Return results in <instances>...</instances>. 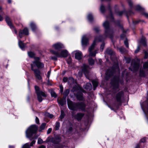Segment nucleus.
Listing matches in <instances>:
<instances>
[{
  "label": "nucleus",
  "mask_w": 148,
  "mask_h": 148,
  "mask_svg": "<svg viewBox=\"0 0 148 148\" xmlns=\"http://www.w3.org/2000/svg\"><path fill=\"white\" fill-rule=\"evenodd\" d=\"M67 104L69 108L73 111L77 110L79 109L82 111L85 112L86 111V105L83 102L78 103H73L69 99H67Z\"/></svg>",
  "instance_id": "obj_1"
},
{
  "label": "nucleus",
  "mask_w": 148,
  "mask_h": 148,
  "mask_svg": "<svg viewBox=\"0 0 148 148\" xmlns=\"http://www.w3.org/2000/svg\"><path fill=\"white\" fill-rule=\"evenodd\" d=\"M38 126L36 125H32L29 127L25 131L26 137L27 138L32 137L33 139L37 138L38 135L37 134Z\"/></svg>",
  "instance_id": "obj_2"
},
{
  "label": "nucleus",
  "mask_w": 148,
  "mask_h": 148,
  "mask_svg": "<svg viewBox=\"0 0 148 148\" xmlns=\"http://www.w3.org/2000/svg\"><path fill=\"white\" fill-rule=\"evenodd\" d=\"M102 38L103 37L102 36H100L98 38H95V40L93 41L92 44L89 49V57H91L95 56L96 54L97 53L98 50H96L94 52H92V51L94 48L96 42H100L102 41L103 40Z\"/></svg>",
  "instance_id": "obj_3"
},
{
  "label": "nucleus",
  "mask_w": 148,
  "mask_h": 148,
  "mask_svg": "<svg viewBox=\"0 0 148 148\" xmlns=\"http://www.w3.org/2000/svg\"><path fill=\"white\" fill-rule=\"evenodd\" d=\"M119 71V68L118 63L117 62L114 64L111 69H109L106 71V79L107 80L108 79L109 77H110L113 74L114 72L116 71Z\"/></svg>",
  "instance_id": "obj_4"
},
{
  "label": "nucleus",
  "mask_w": 148,
  "mask_h": 148,
  "mask_svg": "<svg viewBox=\"0 0 148 148\" xmlns=\"http://www.w3.org/2000/svg\"><path fill=\"white\" fill-rule=\"evenodd\" d=\"M103 25L105 29L104 35V37L103 38H105L107 36H109L111 38L112 36L111 34H112V32L110 28L109 22L107 21H105L103 23Z\"/></svg>",
  "instance_id": "obj_5"
},
{
  "label": "nucleus",
  "mask_w": 148,
  "mask_h": 148,
  "mask_svg": "<svg viewBox=\"0 0 148 148\" xmlns=\"http://www.w3.org/2000/svg\"><path fill=\"white\" fill-rule=\"evenodd\" d=\"M119 82L122 84L123 83V81H120L118 77H114L112 80L111 84L114 89L117 88L119 86Z\"/></svg>",
  "instance_id": "obj_6"
},
{
  "label": "nucleus",
  "mask_w": 148,
  "mask_h": 148,
  "mask_svg": "<svg viewBox=\"0 0 148 148\" xmlns=\"http://www.w3.org/2000/svg\"><path fill=\"white\" fill-rule=\"evenodd\" d=\"M34 58L35 61L33 62V63L31 64L33 65V67L35 65L39 69L42 68L44 67L43 64L39 61L40 58L39 57H34Z\"/></svg>",
  "instance_id": "obj_7"
},
{
  "label": "nucleus",
  "mask_w": 148,
  "mask_h": 148,
  "mask_svg": "<svg viewBox=\"0 0 148 148\" xmlns=\"http://www.w3.org/2000/svg\"><path fill=\"white\" fill-rule=\"evenodd\" d=\"M139 68V63L138 60L135 61L134 60L131 63V66L130 68L131 70L134 72L137 71Z\"/></svg>",
  "instance_id": "obj_8"
},
{
  "label": "nucleus",
  "mask_w": 148,
  "mask_h": 148,
  "mask_svg": "<svg viewBox=\"0 0 148 148\" xmlns=\"http://www.w3.org/2000/svg\"><path fill=\"white\" fill-rule=\"evenodd\" d=\"M53 52L54 54L57 55L58 57L60 58L66 57L67 56L68 54V51L66 50H62L60 53L57 51H53Z\"/></svg>",
  "instance_id": "obj_9"
},
{
  "label": "nucleus",
  "mask_w": 148,
  "mask_h": 148,
  "mask_svg": "<svg viewBox=\"0 0 148 148\" xmlns=\"http://www.w3.org/2000/svg\"><path fill=\"white\" fill-rule=\"evenodd\" d=\"M84 115V114L83 113H77L75 115L74 112H72L71 113L72 117L78 121H81Z\"/></svg>",
  "instance_id": "obj_10"
},
{
  "label": "nucleus",
  "mask_w": 148,
  "mask_h": 148,
  "mask_svg": "<svg viewBox=\"0 0 148 148\" xmlns=\"http://www.w3.org/2000/svg\"><path fill=\"white\" fill-rule=\"evenodd\" d=\"M31 66L32 70L34 72L35 76L36 79L39 80H41L42 78L40 75V71L38 69H33V66L32 64H31Z\"/></svg>",
  "instance_id": "obj_11"
},
{
  "label": "nucleus",
  "mask_w": 148,
  "mask_h": 148,
  "mask_svg": "<svg viewBox=\"0 0 148 148\" xmlns=\"http://www.w3.org/2000/svg\"><path fill=\"white\" fill-rule=\"evenodd\" d=\"M59 140L60 139H49V140H46V141H43L42 139H38V144H41L51 141L54 144H57L58 143V140Z\"/></svg>",
  "instance_id": "obj_12"
},
{
  "label": "nucleus",
  "mask_w": 148,
  "mask_h": 148,
  "mask_svg": "<svg viewBox=\"0 0 148 148\" xmlns=\"http://www.w3.org/2000/svg\"><path fill=\"white\" fill-rule=\"evenodd\" d=\"M123 93L122 92H119L118 93L116 96V100L118 102L117 105H115V107L116 108H118L119 106L121 104V99Z\"/></svg>",
  "instance_id": "obj_13"
},
{
  "label": "nucleus",
  "mask_w": 148,
  "mask_h": 148,
  "mask_svg": "<svg viewBox=\"0 0 148 148\" xmlns=\"http://www.w3.org/2000/svg\"><path fill=\"white\" fill-rule=\"evenodd\" d=\"M73 53L75 54V59L78 60L81 59L82 57V52L78 50L74 51Z\"/></svg>",
  "instance_id": "obj_14"
},
{
  "label": "nucleus",
  "mask_w": 148,
  "mask_h": 148,
  "mask_svg": "<svg viewBox=\"0 0 148 148\" xmlns=\"http://www.w3.org/2000/svg\"><path fill=\"white\" fill-rule=\"evenodd\" d=\"M52 47L56 50H59L61 49L64 48V46L61 43L58 42L53 44L52 45Z\"/></svg>",
  "instance_id": "obj_15"
},
{
  "label": "nucleus",
  "mask_w": 148,
  "mask_h": 148,
  "mask_svg": "<svg viewBox=\"0 0 148 148\" xmlns=\"http://www.w3.org/2000/svg\"><path fill=\"white\" fill-rule=\"evenodd\" d=\"M23 34L26 35H28L29 34L28 29L27 28L25 27L24 28L23 31L21 30L19 31V36L21 38L22 37Z\"/></svg>",
  "instance_id": "obj_16"
},
{
  "label": "nucleus",
  "mask_w": 148,
  "mask_h": 148,
  "mask_svg": "<svg viewBox=\"0 0 148 148\" xmlns=\"http://www.w3.org/2000/svg\"><path fill=\"white\" fill-rule=\"evenodd\" d=\"M88 66L85 64H84L82 68V71L84 72L85 75L87 78H88L87 75L88 73Z\"/></svg>",
  "instance_id": "obj_17"
},
{
  "label": "nucleus",
  "mask_w": 148,
  "mask_h": 148,
  "mask_svg": "<svg viewBox=\"0 0 148 148\" xmlns=\"http://www.w3.org/2000/svg\"><path fill=\"white\" fill-rule=\"evenodd\" d=\"M37 95L38 99L39 102H41L42 100V98L41 97V95L45 97L46 96V95L45 93L43 92H40V93H39L38 92H37Z\"/></svg>",
  "instance_id": "obj_18"
},
{
  "label": "nucleus",
  "mask_w": 148,
  "mask_h": 148,
  "mask_svg": "<svg viewBox=\"0 0 148 148\" xmlns=\"http://www.w3.org/2000/svg\"><path fill=\"white\" fill-rule=\"evenodd\" d=\"M82 43L83 46H86L88 44V40L86 36H83L82 40Z\"/></svg>",
  "instance_id": "obj_19"
},
{
  "label": "nucleus",
  "mask_w": 148,
  "mask_h": 148,
  "mask_svg": "<svg viewBox=\"0 0 148 148\" xmlns=\"http://www.w3.org/2000/svg\"><path fill=\"white\" fill-rule=\"evenodd\" d=\"M83 95L82 93L80 92H78L76 95L77 99L79 101H84V99Z\"/></svg>",
  "instance_id": "obj_20"
},
{
  "label": "nucleus",
  "mask_w": 148,
  "mask_h": 148,
  "mask_svg": "<svg viewBox=\"0 0 148 148\" xmlns=\"http://www.w3.org/2000/svg\"><path fill=\"white\" fill-rule=\"evenodd\" d=\"M5 20L8 24L9 26L11 28L13 27L12 26L11 20L10 18L8 16H6L5 17Z\"/></svg>",
  "instance_id": "obj_21"
},
{
  "label": "nucleus",
  "mask_w": 148,
  "mask_h": 148,
  "mask_svg": "<svg viewBox=\"0 0 148 148\" xmlns=\"http://www.w3.org/2000/svg\"><path fill=\"white\" fill-rule=\"evenodd\" d=\"M84 88L88 91L90 90L92 88V86L91 84L88 83L84 86Z\"/></svg>",
  "instance_id": "obj_22"
},
{
  "label": "nucleus",
  "mask_w": 148,
  "mask_h": 148,
  "mask_svg": "<svg viewBox=\"0 0 148 148\" xmlns=\"http://www.w3.org/2000/svg\"><path fill=\"white\" fill-rule=\"evenodd\" d=\"M58 101L59 104L61 106H62L66 103V98H64V99L58 100Z\"/></svg>",
  "instance_id": "obj_23"
},
{
  "label": "nucleus",
  "mask_w": 148,
  "mask_h": 148,
  "mask_svg": "<svg viewBox=\"0 0 148 148\" xmlns=\"http://www.w3.org/2000/svg\"><path fill=\"white\" fill-rule=\"evenodd\" d=\"M18 45L19 47L22 50H24L25 47V45L23 43V42L20 40H18Z\"/></svg>",
  "instance_id": "obj_24"
},
{
  "label": "nucleus",
  "mask_w": 148,
  "mask_h": 148,
  "mask_svg": "<svg viewBox=\"0 0 148 148\" xmlns=\"http://www.w3.org/2000/svg\"><path fill=\"white\" fill-rule=\"evenodd\" d=\"M113 53L114 52L111 49L108 48L106 49L105 53L111 55L113 54Z\"/></svg>",
  "instance_id": "obj_25"
},
{
  "label": "nucleus",
  "mask_w": 148,
  "mask_h": 148,
  "mask_svg": "<svg viewBox=\"0 0 148 148\" xmlns=\"http://www.w3.org/2000/svg\"><path fill=\"white\" fill-rule=\"evenodd\" d=\"M30 26L32 30L34 31L37 29L36 26L35 24L33 22H31L30 24Z\"/></svg>",
  "instance_id": "obj_26"
},
{
  "label": "nucleus",
  "mask_w": 148,
  "mask_h": 148,
  "mask_svg": "<svg viewBox=\"0 0 148 148\" xmlns=\"http://www.w3.org/2000/svg\"><path fill=\"white\" fill-rule=\"evenodd\" d=\"M50 51L51 53H52L54 55L56 56H51V59L52 60H57V58H59V57L58 56H57V55H56V54H54L53 52V51H54L53 50H51Z\"/></svg>",
  "instance_id": "obj_27"
},
{
  "label": "nucleus",
  "mask_w": 148,
  "mask_h": 148,
  "mask_svg": "<svg viewBox=\"0 0 148 148\" xmlns=\"http://www.w3.org/2000/svg\"><path fill=\"white\" fill-rule=\"evenodd\" d=\"M92 83L94 87L93 89L95 90L98 86V83L97 81L94 80L92 81Z\"/></svg>",
  "instance_id": "obj_28"
},
{
  "label": "nucleus",
  "mask_w": 148,
  "mask_h": 148,
  "mask_svg": "<svg viewBox=\"0 0 148 148\" xmlns=\"http://www.w3.org/2000/svg\"><path fill=\"white\" fill-rule=\"evenodd\" d=\"M87 18L89 21L90 22H91L93 20V16L92 14H88Z\"/></svg>",
  "instance_id": "obj_29"
},
{
  "label": "nucleus",
  "mask_w": 148,
  "mask_h": 148,
  "mask_svg": "<svg viewBox=\"0 0 148 148\" xmlns=\"http://www.w3.org/2000/svg\"><path fill=\"white\" fill-rule=\"evenodd\" d=\"M46 124L45 123H42L40 128V129H39V131L40 132V131H42L45 128V126H46Z\"/></svg>",
  "instance_id": "obj_30"
},
{
  "label": "nucleus",
  "mask_w": 148,
  "mask_h": 148,
  "mask_svg": "<svg viewBox=\"0 0 148 148\" xmlns=\"http://www.w3.org/2000/svg\"><path fill=\"white\" fill-rule=\"evenodd\" d=\"M88 62L90 65H92L94 64V60L92 58H90L88 60Z\"/></svg>",
  "instance_id": "obj_31"
},
{
  "label": "nucleus",
  "mask_w": 148,
  "mask_h": 148,
  "mask_svg": "<svg viewBox=\"0 0 148 148\" xmlns=\"http://www.w3.org/2000/svg\"><path fill=\"white\" fill-rule=\"evenodd\" d=\"M69 89H67L64 91L63 94L64 95V98H66V96L68 95L69 93Z\"/></svg>",
  "instance_id": "obj_32"
},
{
  "label": "nucleus",
  "mask_w": 148,
  "mask_h": 148,
  "mask_svg": "<svg viewBox=\"0 0 148 148\" xmlns=\"http://www.w3.org/2000/svg\"><path fill=\"white\" fill-rule=\"evenodd\" d=\"M72 130V128L71 127H70L66 129V134H69L71 132Z\"/></svg>",
  "instance_id": "obj_33"
},
{
  "label": "nucleus",
  "mask_w": 148,
  "mask_h": 148,
  "mask_svg": "<svg viewBox=\"0 0 148 148\" xmlns=\"http://www.w3.org/2000/svg\"><path fill=\"white\" fill-rule=\"evenodd\" d=\"M60 127V123L58 122H56L55 124V130H58L59 129Z\"/></svg>",
  "instance_id": "obj_34"
},
{
  "label": "nucleus",
  "mask_w": 148,
  "mask_h": 148,
  "mask_svg": "<svg viewBox=\"0 0 148 148\" xmlns=\"http://www.w3.org/2000/svg\"><path fill=\"white\" fill-rule=\"evenodd\" d=\"M140 43L143 45L144 46H146V41L144 39H141L140 42Z\"/></svg>",
  "instance_id": "obj_35"
},
{
  "label": "nucleus",
  "mask_w": 148,
  "mask_h": 148,
  "mask_svg": "<svg viewBox=\"0 0 148 148\" xmlns=\"http://www.w3.org/2000/svg\"><path fill=\"white\" fill-rule=\"evenodd\" d=\"M135 9L137 10L143 11V10L144 9L140 6L139 5H137L136 6Z\"/></svg>",
  "instance_id": "obj_36"
},
{
  "label": "nucleus",
  "mask_w": 148,
  "mask_h": 148,
  "mask_svg": "<svg viewBox=\"0 0 148 148\" xmlns=\"http://www.w3.org/2000/svg\"><path fill=\"white\" fill-rule=\"evenodd\" d=\"M100 10L101 12L102 13H103L105 11V7L102 5H101L100 6Z\"/></svg>",
  "instance_id": "obj_37"
},
{
  "label": "nucleus",
  "mask_w": 148,
  "mask_h": 148,
  "mask_svg": "<svg viewBox=\"0 0 148 148\" xmlns=\"http://www.w3.org/2000/svg\"><path fill=\"white\" fill-rule=\"evenodd\" d=\"M22 148H30L29 144L27 143L23 145Z\"/></svg>",
  "instance_id": "obj_38"
},
{
  "label": "nucleus",
  "mask_w": 148,
  "mask_h": 148,
  "mask_svg": "<svg viewBox=\"0 0 148 148\" xmlns=\"http://www.w3.org/2000/svg\"><path fill=\"white\" fill-rule=\"evenodd\" d=\"M118 49L121 53H124L125 51V49L124 48L122 47L119 48Z\"/></svg>",
  "instance_id": "obj_39"
},
{
  "label": "nucleus",
  "mask_w": 148,
  "mask_h": 148,
  "mask_svg": "<svg viewBox=\"0 0 148 148\" xmlns=\"http://www.w3.org/2000/svg\"><path fill=\"white\" fill-rule=\"evenodd\" d=\"M29 56L31 58H33L35 56L34 53L32 52H29L28 53Z\"/></svg>",
  "instance_id": "obj_40"
},
{
  "label": "nucleus",
  "mask_w": 148,
  "mask_h": 148,
  "mask_svg": "<svg viewBox=\"0 0 148 148\" xmlns=\"http://www.w3.org/2000/svg\"><path fill=\"white\" fill-rule=\"evenodd\" d=\"M35 88L36 94H37V92H38L39 93H40V92H42L41 91L39 90V88L38 86H35Z\"/></svg>",
  "instance_id": "obj_41"
},
{
  "label": "nucleus",
  "mask_w": 148,
  "mask_h": 148,
  "mask_svg": "<svg viewBox=\"0 0 148 148\" xmlns=\"http://www.w3.org/2000/svg\"><path fill=\"white\" fill-rule=\"evenodd\" d=\"M45 115L46 116H48L50 118H53V114H50L48 113H46Z\"/></svg>",
  "instance_id": "obj_42"
},
{
  "label": "nucleus",
  "mask_w": 148,
  "mask_h": 148,
  "mask_svg": "<svg viewBox=\"0 0 148 148\" xmlns=\"http://www.w3.org/2000/svg\"><path fill=\"white\" fill-rule=\"evenodd\" d=\"M124 43L127 47L129 48L128 43L127 39H126V40H124Z\"/></svg>",
  "instance_id": "obj_43"
},
{
  "label": "nucleus",
  "mask_w": 148,
  "mask_h": 148,
  "mask_svg": "<svg viewBox=\"0 0 148 148\" xmlns=\"http://www.w3.org/2000/svg\"><path fill=\"white\" fill-rule=\"evenodd\" d=\"M143 67L144 69H146L148 68V62H145L143 65Z\"/></svg>",
  "instance_id": "obj_44"
},
{
  "label": "nucleus",
  "mask_w": 148,
  "mask_h": 148,
  "mask_svg": "<svg viewBox=\"0 0 148 148\" xmlns=\"http://www.w3.org/2000/svg\"><path fill=\"white\" fill-rule=\"evenodd\" d=\"M60 91L61 93L62 94L63 91V86L62 85H60Z\"/></svg>",
  "instance_id": "obj_45"
},
{
  "label": "nucleus",
  "mask_w": 148,
  "mask_h": 148,
  "mask_svg": "<svg viewBox=\"0 0 148 148\" xmlns=\"http://www.w3.org/2000/svg\"><path fill=\"white\" fill-rule=\"evenodd\" d=\"M105 44L104 43H103L101 45L100 47V50L101 51H102L104 47Z\"/></svg>",
  "instance_id": "obj_46"
},
{
  "label": "nucleus",
  "mask_w": 148,
  "mask_h": 148,
  "mask_svg": "<svg viewBox=\"0 0 148 148\" xmlns=\"http://www.w3.org/2000/svg\"><path fill=\"white\" fill-rule=\"evenodd\" d=\"M51 96L54 97H57V95L56 93L54 92H52L51 93Z\"/></svg>",
  "instance_id": "obj_47"
},
{
  "label": "nucleus",
  "mask_w": 148,
  "mask_h": 148,
  "mask_svg": "<svg viewBox=\"0 0 148 148\" xmlns=\"http://www.w3.org/2000/svg\"><path fill=\"white\" fill-rule=\"evenodd\" d=\"M140 75L141 76H143L144 75V73L143 71L142 70H141V69L140 70Z\"/></svg>",
  "instance_id": "obj_48"
},
{
  "label": "nucleus",
  "mask_w": 148,
  "mask_h": 148,
  "mask_svg": "<svg viewBox=\"0 0 148 148\" xmlns=\"http://www.w3.org/2000/svg\"><path fill=\"white\" fill-rule=\"evenodd\" d=\"M140 50V47L139 45H138L137 47V49L135 51V53H137L139 50Z\"/></svg>",
  "instance_id": "obj_49"
},
{
  "label": "nucleus",
  "mask_w": 148,
  "mask_h": 148,
  "mask_svg": "<svg viewBox=\"0 0 148 148\" xmlns=\"http://www.w3.org/2000/svg\"><path fill=\"white\" fill-rule=\"evenodd\" d=\"M35 121H36V123L37 124H39V119L37 117H36Z\"/></svg>",
  "instance_id": "obj_50"
},
{
  "label": "nucleus",
  "mask_w": 148,
  "mask_h": 148,
  "mask_svg": "<svg viewBox=\"0 0 148 148\" xmlns=\"http://www.w3.org/2000/svg\"><path fill=\"white\" fill-rule=\"evenodd\" d=\"M143 14L145 17L148 18V13L143 12Z\"/></svg>",
  "instance_id": "obj_51"
},
{
  "label": "nucleus",
  "mask_w": 148,
  "mask_h": 148,
  "mask_svg": "<svg viewBox=\"0 0 148 148\" xmlns=\"http://www.w3.org/2000/svg\"><path fill=\"white\" fill-rule=\"evenodd\" d=\"M64 113H62L61 115L60 116V118L61 120H62L64 117Z\"/></svg>",
  "instance_id": "obj_52"
},
{
  "label": "nucleus",
  "mask_w": 148,
  "mask_h": 148,
  "mask_svg": "<svg viewBox=\"0 0 148 148\" xmlns=\"http://www.w3.org/2000/svg\"><path fill=\"white\" fill-rule=\"evenodd\" d=\"M145 56L144 58H147L148 57V53L147 51L145 52Z\"/></svg>",
  "instance_id": "obj_53"
},
{
  "label": "nucleus",
  "mask_w": 148,
  "mask_h": 148,
  "mask_svg": "<svg viewBox=\"0 0 148 148\" xmlns=\"http://www.w3.org/2000/svg\"><path fill=\"white\" fill-rule=\"evenodd\" d=\"M52 129L51 128H49L47 131V134H50L51 132Z\"/></svg>",
  "instance_id": "obj_54"
},
{
  "label": "nucleus",
  "mask_w": 148,
  "mask_h": 148,
  "mask_svg": "<svg viewBox=\"0 0 148 148\" xmlns=\"http://www.w3.org/2000/svg\"><path fill=\"white\" fill-rule=\"evenodd\" d=\"M68 80V78L66 77H64L63 78V81L64 82H66Z\"/></svg>",
  "instance_id": "obj_55"
},
{
  "label": "nucleus",
  "mask_w": 148,
  "mask_h": 148,
  "mask_svg": "<svg viewBox=\"0 0 148 148\" xmlns=\"http://www.w3.org/2000/svg\"><path fill=\"white\" fill-rule=\"evenodd\" d=\"M107 18H110V19H113V18L111 12L110 13V16L109 17H108Z\"/></svg>",
  "instance_id": "obj_56"
},
{
  "label": "nucleus",
  "mask_w": 148,
  "mask_h": 148,
  "mask_svg": "<svg viewBox=\"0 0 148 148\" xmlns=\"http://www.w3.org/2000/svg\"><path fill=\"white\" fill-rule=\"evenodd\" d=\"M128 3L130 7H131L132 6V3L131 0H129L128 1Z\"/></svg>",
  "instance_id": "obj_57"
},
{
  "label": "nucleus",
  "mask_w": 148,
  "mask_h": 148,
  "mask_svg": "<svg viewBox=\"0 0 148 148\" xmlns=\"http://www.w3.org/2000/svg\"><path fill=\"white\" fill-rule=\"evenodd\" d=\"M35 141L34 140H33L32 141V142L30 144V146H33V145L35 144Z\"/></svg>",
  "instance_id": "obj_58"
},
{
  "label": "nucleus",
  "mask_w": 148,
  "mask_h": 148,
  "mask_svg": "<svg viewBox=\"0 0 148 148\" xmlns=\"http://www.w3.org/2000/svg\"><path fill=\"white\" fill-rule=\"evenodd\" d=\"M51 71H48V72H47V77L48 78H49L50 77L51 74Z\"/></svg>",
  "instance_id": "obj_59"
},
{
  "label": "nucleus",
  "mask_w": 148,
  "mask_h": 148,
  "mask_svg": "<svg viewBox=\"0 0 148 148\" xmlns=\"http://www.w3.org/2000/svg\"><path fill=\"white\" fill-rule=\"evenodd\" d=\"M123 13V12L121 11L117 13V14L119 16L121 15Z\"/></svg>",
  "instance_id": "obj_60"
},
{
  "label": "nucleus",
  "mask_w": 148,
  "mask_h": 148,
  "mask_svg": "<svg viewBox=\"0 0 148 148\" xmlns=\"http://www.w3.org/2000/svg\"><path fill=\"white\" fill-rule=\"evenodd\" d=\"M80 130L81 131H83V130L82 129L81 127H77L76 130Z\"/></svg>",
  "instance_id": "obj_61"
},
{
  "label": "nucleus",
  "mask_w": 148,
  "mask_h": 148,
  "mask_svg": "<svg viewBox=\"0 0 148 148\" xmlns=\"http://www.w3.org/2000/svg\"><path fill=\"white\" fill-rule=\"evenodd\" d=\"M139 22V21H133V23L135 25L138 23Z\"/></svg>",
  "instance_id": "obj_62"
},
{
  "label": "nucleus",
  "mask_w": 148,
  "mask_h": 148,
  "mask_svg": "<svg viewBox=\"0 0 148 148\" xmlns=\"http://www.w3.org/2000/svg\"><path fill=\"white\" fill-rule=\"evenodd\" d=\"M125 35L124 34H123L121 35V39H123V38H125Z\"/></svg>",
  "instance_id": "obj_63"
},
{
  "label": "nucleus",
  "mask_w": 148,
  "mask_h": 148,
  "mask_svg": "<svg viewBox=\"0 0 148 148\" xmlns=\"http://www.w3.org/2000/svg\"><path fill=\"white\" fill-rule=\"evenodd\" d=\"M95 31L97 32H98L99 31V29L98 28H95L94 29Z\"/></svg>",
  "instance_id": "obj_64"
}]
</instances>
